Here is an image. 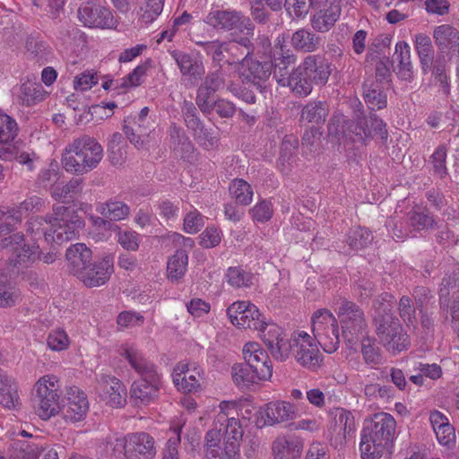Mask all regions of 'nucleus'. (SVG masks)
<instances>
[{
  "label": "nucleus",
  "mask_w": 459,
  "mask_h": 459,
  "mask_svg": "<svg viewBox=\"0 0 459 459\" xmlns=\"http://www.w3.org/2000/svg\"><path fill=\"white\" fill-rule=\"evenodd\" d=\"M284 38L278 37L273 50L274 77L282 87L306 97L312 91L313 82L324 84L330 75L328 65L317 63L316 56H308L289 74L287 68L296 60L295 56L284 46Z\"/></svg>",
  "instance_id": "nucleus-1"
},
{
  "label": "nucleus",
  "mask_w": 459,
  "mask_h": 459,
  "mask_svg": "<svg viewBox=\"0 0 459 459\" xmlns=\"http://www.w3.org/2000/svg\"><path fill=\"white\" fill-rule=\"evenodd\" d=\"M395 431L396 421L389 413H375L366 420L360 433L361 459H380L393 446Z\"/></svg>",
  "instance_id": "nucleus-2"
},
{
  "label": "nucleus",
  "mask_w": 459,
  "mask_h": 459,
  "mask_svg": "<svg viewBox=\"0 0 459 459\" xmlns=\"http://www.w3.org/2000/svg\"><path fill=\"white\" fill-rule=\"evenodd\" d=\"M103 158V148L93 137L84 135L65 146L61 162L70 173L83 175L95 169Z\"/></svg>",
  "instance_id": "nucleus-3"
},
{
  "label": "nucleus",
  "mask_w": 459,
  "mask_h": 459,
  "mask_svg": "<svg viewBox=\"0 0 459 459\" xmlns=\"http://www.w3.org/2000/svg\"><path fill=\"white\" fill-rule=\"evenodd\" d=\"M244 430L237 421L231 420L229 434L212 429L205 435V459H240L239 446Z\"/></svg>",
  "instance_id": "nucleus-4"
},
{
  "label": "nucleus",
  "mask_w": 459,
  "mask_h": 459,
  "mask_svg": "<svg viewBox=\"0 0 459 459\" xmlns=\"http://www.w3.org/2000/svg\"><path fill=\"white\" fill-rule=\"evenodd\" d=\"M62 391L60 383L55 375L41 377L35 384L32 401L37 414L42 420H48L61 410Z\"/></svg>",
  "instance_id": "nucleus-5"
},
{
  "label": "nucleus",
  "mask_w": 459,
  "mask_h": 459,
  "mask_svg": "<svg viewBox=\"0 0 459 459\" xmlns=\"http://www.w3.org/2000/svg\"><path fill=\"white\" fill-rule=\"evenodd\" d=\"M44 223L49 225V229L44 231L47 242L57 245L76 238L84 226L83 221L74 210L64 206L55 207L53 219Z\"/></svg>",
  "instance_id": "nucleus-6"
},
{
  "label": "nucleus",
  "mask_w": 459,
  "mask_h": 459,
  "mask_svg": "<svg viewBox=\"0 0 459 459\" xmlns=\"http://www.w3.org/2000/svg\"><path fill=\"white\" fill-rule=\"evenodd\" d=\"M376 334L379 343L393 354L406 351L411 346V339L400 320L390 313L376 315L374 317Z\"/></svg>",
  "instance_id": "nucleus-7"
},
{
  "label": "nucleus",
  "mask_w": 459,
  "mask_h": 459,
  "mask_svg": "<svg viewBox=\"0 0 459 459\" xmlns=\"http://www.w3.org/2000/svg\"><path fill=\"white\" fill-rule=\"evenodd\" d=\"M338 304L337 313L342 326V336L348 348H352L366 333L368 324L365 314L358 305L345 299H341Z\"/></svg>",
  "instance_id": "nucleus-8"
},
{
  "label": "nucleus",
  "mask_w": 459,
  "mask_h": 459,
  "mask_svg": "<svg viewBox=\"0 0 459 459\" xmlns=\"http://www.w3.org/2000/svg\"><path fill=\"white\" fill-rule=\"evenodd\" d=\"M1 245L2 248L7 249L10 254V264L0 269V272H8V269H28L40 257L39 246L35 242L29 243L20 234L5 238Z\"/></svg>",
  "instance_id": "nucleus-9"
},
{
  "label": "nucleus",
  "mask_w": 459,
  "mask_h": 459,
  "mask_svg": "<svg viewBox=\"0 0 459 459\" xmlns=\"http://www.w3.org/2000/svg\"><path fill=\"white\" fill-rule=\"evenodd\" d=\"M18 134V126L10 116L0 113V158L16 159L20 163L32 169V163L38 159L34 152H19L15 138Z\"/></svg>",
  "instance_id": "nucleus-10"
},
{
  "label": "nucleus",
  "mask_w": 459,
  "mask_h": 459,
  "mask_svg": "<svg viewBox=\"0 0 459 459\" xmlns=\"http://www.w3.org/2000/svg\"><path fill=\"white\" fill-rule=\"evenodd\" d=\"M312 332L316 342L325 352H334L340 344L341 337L336 318L327 309L316 310L311 318Z\"/></svg>",
  "instance_id": "nucleus-11"
},
{
  "label": "nucleus",
  "mask_w": 459,
  "mask_h": 459,
  "mask_svg": "<svg viewBox=\"0 0 459 459\" xmlns=\"http://www.w3.org/2000/svg\"><path fill=\"white\" fill-rule=\"evenodd\" d=\"M204 22L216 30H230L238 29L243 31L245 38L240 43L247 47L248 36L253 34V26L248 18L242 17L233 10H212L204 19Z\"/></svg>",
  "instance_id": "nucleus-12"
},
{
  "label": "nucleus",
  "mask_w": 459,
  "mask_h": 459,
  "mask_svg": "<svg viewBox=\"0 0 459 459\" xmlns=\"http://www.w3.org/2000/svg\"><path fill=\"white\" fill-rule=\"evenodd\" d=\"M292 341L296 347V360L307 369L317 371L323 365L324 355L314 338L304 331H299L292 333Z\"/></svg>",
  "instance_id": "nucleus-13"
},
{
  "label": "nucleus",
  "mask_w": 459,
  "mask_h": 459,
  "mask_svg": "<svg viewBox=\"0 0 459 459\" xmlns=\"http://www.w3.org/2000/svg\"><path fill=\"white\" fill-rule=\"evenodd\" d=\"M173 383L183 393H196L202 390L204 371L196 362L180 361L172 373Z\"/></svg>",
  "instance_id": "nucleus-14"
},
{
  "label": "nucleus",
  "mask_w": 459,
  "mask_h": 459,
  "mask_svg": "<svg viewBox=\"0 0 459 459\" xmlns=\"http://www.w3.org/2000/svg\"><path fill=\"white\" fill-rule=\"evenodd\" d=\"M78 19L88 28L116 29L117 25L111 11L95 2H87L81 6Z\"/></svg>",
  "instance_id": "nucleus-15"
},
{
  "label": "nucleus",
  "mask_w": 459,
  "mask_h": 459,
  "mask_svg": "<svg viewBox=\"0 0 459 459\" xmlns=\"http://www.w3.org/2000/svg\"><path fill=\"white\" fill-rule=\"evenodd\" d=\"M160 387L161 375L140 377L131 385L130 403L136 407L147 406L158 399Z\"/></svg>",
  "instance_id": "nucleus-16"
},
{
  "label": "nucleus",
  "mask_w": 459,
  "mask_h": 459,
  "mask_svg": "<svg viewBox=\"0 0 459 459\" xmlns=\"http://www.w3.org/2000/svg\"><path fill=\"white\" fill-rule=\"evenodd\" d=\"M122 13L132 11L143 22H153L162 12L164 0H111Z\"/></svg>",
  "instance_id": "nucleus-17"
},
{
  "label": "nucleus",
  "mask_w": 459,
  "mask_h": 459,
  "mask_svg": "<svg viewBox=\"0 0 459 459\" xmlns=\"http://www.w3.org/2000/svg\"><path fill=\"white\" fill-rule=\"evenodd\" d=\"M245 362L251 367L255 372L264 378L269 380L273 375V365L268 353L257 342H247L243 347Z\"/></svg>",
  "instance_id": "nucleus-18"
},
{
  "label": "nucleus",
  "mask_w": 459,
  "mask_h": 459,
  "mask_svg": "<svg viewBox=\"0 0 459 459\" xmlns=\"http://www.w3.org/2000/svg\"><path fill=\"white\" fill-rule=\"evenodd\" d=\"M113 273L114 255L106 254L91 268L89 266L79 280L89 287H100L108 283Z\"/></svg>",
  "instance_id": "nucleus-19"
},
{
  "label": "nucleus",
  "mask_w": 459,
  "mask_h": 459,
  "mask_svg": "<svg viewBox=\"0 0 459 459\" xmlns=\"http://www.w3.org/2000/svg\"><path fill=\"white\" fill-rule=\"evenodd\" d=\"M66 400L63 411L65 421L76 423L83 420L89 411L86 394L77 386H71L67 389Z\"/></svg>",
  "instance_id": "nucleus-20"
},
{
  "label": "nucleus",
  "mask_w": 459,
  "mask_h": 459,
  "mask_svg": "<svg viewBox=\"0 0 459 459\" xmlns=\"http://www.w3.org/2000/svg\"><path fill=\"white\" fill-rule=\"evenodd\" d=\"M156 455L153 437L146 432L127 434L126 459H153Z\"/></svg>",
  "instance_id": "nucleus-21"
},
{
  "label": "nucleus",
  "mask_w": 459,
  "mask_h": 459,
  "mask_svg": "<svg viewBox=\"0 0 459 459\" xmlns=\"http://www.w3.org/2000/svg\"><path fill=\"white\" fill-rule=\"evenodd\" d=\"M102 399L111 407H123L126 403V385L116 377L101 374L98 380Z\"/></svg>",
  "instance_id": "nucleus-22"
},
{
  "label": "nucleus",
  "mask_w": 459,
  "mask_h": 459,
  "mask_svg": "<svg viewBox=\"0 0 459 459\" xmlns=\"http://www.w3.org/2000/svg\"><path fill=\"white\" fill-rule=\"evenodd\" d=\"M238 79L243 84L260 86V82L265 81L271 74V68L267 64L254 61L246 56L238 65Z\"/></svg>",
  "instance_id": "nucleus-23"
},
{
  "label": "nucleus",
  "mask_w": 459,
  "mask_h": 459,
  "mask_svg": "<svg viewBox=\"0 0 459 459\" xmlns=\"http://www.w3.org/2000/svg\"><path fill=\"white\" fill-rule=\"evenodd\" d=\"M65 260L71 273L79 279L91 264L92 251L84 243H75L66 249Z\"/></svg>",
  "instance_id": "nucleus-24"
},
{
  "label": "nucleus",
  "mask_w": 459,
  "mask_h": 459,
  "mask_svg": "<svg viewBox=\"0 0 459 459\" xmlns=\"http://www.w3.org/2000/svg\"><path fill=\"white\" fill-rule=\"evenodd\" d=\"M120 354L141 377L160 375L157 366L134 346L123 347Z\"/></svg>",
  "instance_id": "nucleus-25"
},
{
  "label": "nucleus",
  "mask_w": 459,
  "mask_h": 459,
  "mask_svg": "<svg viewBox=\"0 0 459 459\" xmlns=\"http://www.w3.org/2000/svg\"><path fill=\"white\" fill-rule=\"evenodd\" d=\"M42 205L40 198L32 196L25 200L17 209L0 210V233L5 230H10L9 226L18 223L22 217H26L29 212L39 210Z\"/></svg>",
  "instance_id": "nucleus-26"
},
{
  "label": "nucleus",
  "mask_w": 459,
  "mask_h": 459,
  "mask_svg": "<svg viewBox=\"0 0 459 459\" xmlns=\"http://www.w3.org/2000/svg\"><path fill=\"white\" fill-rule=\"evenodd\" d=\"M296 416L293 404L285 401H273L265 405L264 423L268 426L283 423L291 420Z\"/></svg>",
  "instance_id": "nucleus-27"
},
{
  "label": "nucleus",
  "mask_w": 459,
  "mask_h": 459,
  "mask_svg": "<svg viewBox=\"0 0 459 459\" xmlns=\"http://www.w3.org/2000/svg\"><path fill=\"white\" fill-rule=\"evenodd\" d=\"M231 377L236 386L243 392L250 390L260 381H264L246 362L236 363L231 367Z\"/></svg>",
  "instance_id": "nucleus-28"
},
{
  "label": "nucleus",
  "mask_w": 459,
  "mask_h": 459,
  "mask_svg": "<svg viewBox=\"0 0 459 459\" xmlns=\"http://www.w3.org/2000/svg\"><path fill=\"white\" fill-rule=\"evenodd\" d=\"M303 444L295 437H277L273 443L274 459H299Z\"/></svg>",
  "instance_id": "nucleus-29"
},
{
  "label": "nucleus",
  "mask_w": 459,
  "mask_h": 459,
  "mask_svg": "<svg viewBox=\"0 0 459 459\" xmlns=\"http://www.w3.org/2000/svg\"><path fill=\"white\" fill-rule=\"evenodd\" d=\"M39 275L35 271L28 269H8V272H0V285H38Z\"/></svg>",
  "instance_id": "nucleus-30"
},
{
  "label": "nucleus",
  "mask_w": 459,
  "mask_h": 459,
  "mask_svg": "<svg viewBox=\"0 0 459 459\" xmlns=\"http://www.w3.org/2000/svg\"><path fill=\"white\" fill-rule=\"evenodd\" d=\"M223 81L218 74H212L206 78L204 85L198 90L196 103L204 112H210L212 109V100L210 96L221 89Z\"/></svg>",
  "instance_id": "nucleus-31"
},
{
  "label": "nucleus",
  "mask_w": 459,
  "mask_h": 459,
  "mask_svg": "<svg viewBox=\"0 0 459 459\" xmlns=\"http://www.w3.org/2000/svg\"><path fill=\"white\" fill-rule=\"evenodd\" d=\"M188 267V255L183 249H178L173 255L168 257L167 277L172 283H177L182 279Z\"/></svg>",
  "instance_id": "nucleus-32"
},
{
  "label": "nucleus",
  "mask_w": 459,
  "mask_h": 459,
  "mask_svg": "<svg viewBox=\"0 0 459 459\" xmlns=\"http://www.w3.org/2000/svg\"><path fill=\"white\" fill-rule=\"evenodd\" d=\"M232 324L238 328L263 330L264 328V316L260 313L258 308L252 304L246 312L239 316H234Z\"/></svg>",
  "instance_id": "nucleus-33"
},
{
  "label": "nucleus",
  "mask_w": 459,
  "mask_h": 459,
  "mask_svg": "<svg viewBox=\"0 0 459 459\" xmlns=\"http://www.w3.org/2000/svg\"><path fill=\"white\" fill-rule=\"evenodd\" d=\"M256 281V276L241 266L229 267L224 273V282L231 287H249Z\"/></svg>",
  "instance_id": "nucleus-34"
},
{
  "label": "nucleus",
  "mask_w": 459,
  "mask_h": 459,
  "mask_svg": "<svg viewBox=\"0 0 459 459\" xmlns=\"http://www.w3.org/2000/svg\"><path fill=\"white\" fill-rule=\"evenodd\" d=\"M394 56L398 61V76L404 81H410L412 77L411 63V48L407 42L399 41L395 44Z\"/></svg>",
  "instance_id": "nucleus-35"
},
{
  "label": "nucleus",
  "mask_w": 459,
  "mask_h": 459,
  "mask_svg": "<svg viewBox=\"0 0 459 459\" xmlns=\"http://www.w3.org/2000/svg\"><path fill=\"white\" fill-rule=\"evenodd\" d=\"M96 211L110 221L125 220L130 213L129 207L126 204L117 200H109L99 203L96 206Z\"/></svg>",
  "instance_id": "nucleus-36"
},
{
  "label": "nucleus",
  "mask_w": 459,
  "mask_h": 459,
  "mask_svg": "<svg viewBox=\"0 0 459 459\" xmlns=\"http://www.w3.org/2000/svg\"><path fill=\"white\" fill-rule=\"evenodd\" d=\"M433 38L440 49L457 48L459 46V31L448 24L436 27Z\"/></svg>",
  "instance_id": "nucleus-37"
},
{
  "label": "nucleus",
  "mask_w": 459,
  "mask_h": 459,
  "mask_svg": "<svg viewBox=\"0 0 459 459\" xmlns=\"http://www.w3.org/2000/svg\"><path fill=\"white\" fill-rule=\"evenodd\" d=\"M171 56L183 75L196 79L204 74L202 63L191 58L187 54L174 50L171 52Z\"/></svg>",
  "instance_id": "nucleus-38"
},
{
  "label": "nucleus",
  "mask_w": 459,
  "mask_h": 459,
  "mask_svg": "<svg viewBox=\"0 0 459 459\" xmlns=\"http://www.w3.org/2000/svg\"><path fill=\"white\" fill-rule=\"evenodd\" d=\"M230 411H236V403L221 402L220 403V412L217 414L212 424V429H221V433H224V435L229 434V426L231 420L237 421V424L241 426L238 419H236L234 416H230Z\"/></svg>",
  "instance_id": "nucleus-39"
},
{
  "label": "nucleus",
  "mask_w": 459,
  "mask_h": 459,
  "mask_svg": "<svg viewBox=\"0 0 459 459\" xmlns=\"http://www.w3.org/2000/svg\"><path fill=\"white\" fill-rule=\"evenodd\" d=\"M291 45L297 50L313 52L319 45V38L307 30H299L292 34Z\"/></svg>",
  "instance_id": "nucleus-40"
},
{
  "label": "nucleus",
  "mask_w": 459,
  "mask_h": 459,
  "mask_svg": "<svg viewBox=\"0 0 459 459\" xmlns=\"http://www.w3.org/2000/svg\"><path fill=\"white\" fill-rule=\"evenodd\" d=\"M40 447L28 441L15 440L12 444L10 459H38Z\"/></svg>",
  "instance_id": "nucleus-41"
},
{
  "label": "nucleus",
  "mask_w": 459,
  "mask_h": 459,
  "mask_svg": "<svg viewBox=\"0 0 459 459\" xmlns=\"http://www.w3.org/2000/svg\"><path fill=\"white\" fill-rule=\"evenodd\" d=\"M230 194L237 204L248 205L253 199L251 186L243 179H235L230 185Z\"/></svg>",
  "instance_id": "nucleus-42"
},
{
  "label": "nucleus",
  "mask_w": 459,
  "mask_h": 459,
  "mask_svg": "<svg viewBox=\"0 0 459 459\" xmlns=\"http://www.w3.org/2000/svg\"><path fill=\"white\" fill-rule=\"evenodd\" d=\"M371 126L373 128V132L371 130H366L361 126H355V136H351V139L353 142L365 143L368 138L373 137L377 134H379L381 139H386L387 132L385 130V124L381 119L371 117Z\"/></svg>",
  "instance_id": "nucleus-43"
},
{
  "label": "nucleus",
  "mask_w": 459,
  "mask_h": 459,
  "mask_svg": "<svg viewBox=\"0 0 459 459\" xmlns=\"http://www.w3.org/2000/svg\"><path fill=\"white\" fill-rule=\"evenodd\" d=\"M327 115V107L324 102H310L307 104L301 113V120L307 123L319 124Z\"/></svg>",
  "instance_id": "nucleus-44"
},
{
  "label": "nucleus",
  "mask_w": 459,
  "mask_h": 459,
  "mask_svg": "<svg viewBox=\"0 0 459 459\" xmlns=\"http://www.w3.org/2000/svg\"><path fill=\"white\" fill-rule=\"evenodd\" d=\"M334 422L335 428L339 429V433H342L344 437L352 433L356 429L355 418L352 412L343 408H337L335 410Z\"/></svg>",
  "instance_id": "nucleus-45"
},
{
  "label": "nucleus",
  "mask_w": 459,
  "mask_h": 459,
  "mask_svg": "<svg viewBox=\"0 0 459 459\" xmlns=\"http://www.w3.org/2000/svg\"><path fill=\"white\" fill-rule=\"evenodd\" d=\"M372 238L369 230L358 227L350 230L347 237V243L351 250L358 251L370 244Z\"/></svg>",
  "instance_id": "nucleus-46"
},
{
  "label": "nucleus",
  "mask_w": 459,
  "mask_h": 459,
  "mask_svg": "<svg viewBox=\"0 0 459 459\" xmlns=\"http://www.w3.org/2000/svg\"><path fill=\"white\" fill-rule=\"evenodd\" d=\"M117 243L127 251H137L141 243V235L134 230H122L116 226Z\"/></svg>",
  "instance_id": "nucleus-47"
},
{
  "label": "nucleus",
  "mask_w": 459,
  "mask_h": 459,
  "mask_svg": "<svg viewBox=\"0 0 459 459\" xmlns=\"http://www.w3.org/2000/svg\"><path fill=\"white\" fill-rule=\"evenodd\" d=\"M361 353L366 364L371 367L379 365L382 357L379 348L375 343V339L370 337H361Z\"/></svg>",
  "instance_id": "nucleus-48"
},
{
  "label": "nucleus",
  "mask_w": 459,
  "mask_h": 459,
  "mask_svg": "<svg viewBox=\"0 0 459 459\" xmlns=\"http://www.w3.org/2000/svg\"><path fill=\"white\" fill-rule=\"evenodd\" d=\"M22 99L28 106L42 100L46 91L39 83L25 82L21 86Z\"/></svg>",
  "instance_id": "nucleus-49"
},
{
  "label": "nucleus",
  "mask_w": 459,
  "mask_h": 459,
  "mask_svg": "<svg viewBox=\"0 0 459 459\" xmlns=\"http://www.w3.org/2000/svg\"><path fill=\"white\" fill-rule=\"evenodd\" d=\"M147 69V64L137 65L127 76L117 82V87L129 89L140 85L143 82Z\"/></svg>",
  "instance_id": "nucleus-50"
},
{
  "label": "nucleus",
  "mask_w": 459,
  "mask_h": 459,
  "mask_svg": "<svg viewBox=\"0 0 459 459\" xmlns=\"http://www.w3.org/2000/svg\"><path fill=\"white\" fill-rule=\"evenodd\" d=\"M90 221L93 227V230L91 231V235L96 241H104L107 240L110 234V229L112 225L110 222L107 221L103 218L91 215Z\"/></svg>",
  "instance_id": "nucleus-51"
},
{
  "label": "nucleus",
  "mask_w": 459,
  "mask_h": 459,
  "mask_svg": "<svg viewBox=\"0 0 459 459\" xmlns=\"http://www.w3.org/2000/svg\"><path fill=\"white\" fill-rule=\"evenodd\" d=\"M204 224V216L196 209H194L185 215L183 219V230L187 234H195Z\"/></svg>",
  "instance_id": "nucleus-52"
},
{
  "label": "nucleus",
  "mask_w": 459,
  "mask_h": 459,
  "mask_svg": "<svg viewBox=\"0 0 459 459\" xmlns=\"http://www.w3.org/2000/svg\"><path fill=\"white\" fill-rule=\"evenodd\" d=\"M47 343L52 351H61L69 347L70 340L65 331L56 329L48 333Z\"/></svg>",
  "instance_id": "nucleus-53"
},
{
  "label": "nucleus",
  "mask_w": 459,
  "mask_h": 459,
  "mask_svg": "<svg viewBox=\"0 0 459 459\" xmlns=\"http://www.w3.org/2000/svg\"><path fill=\"white\" fill-rule=\"evenodd\" d=\"M106 450L112 459H121L123 456L126 458L127 435L107 441Z\"/></svg>",
  "instance_id": "nucleus-54"
},
{
  "label": "nucleus",
  "mask_w": 459,
  "mask_h": 459,
  "mask_svg": "<svg viewBox=\"0 0 459 459\" xmlns=\"http://www.w3.org/2000/svg\"><path fill=\"white\" fill-rule=\"evenodd\" d=\"M410 221L412 230L414 231L429 229L434 222L433 219L429 216L426 211L420 207L413 211L410 217Z\"/></svg>",
  "instance_id": "nucleus-55"
},
{
  "label": "nucleus",
  "mask_w": 459,
  "mask_h": 459,
  "mask_svg": "<svg viewBox=\"0 0 459 459\" xmlns=\"http://www.w3.org/2000/svg\"><path fill=\"white\" fill-rule=\"evenodd\" d=\"M294 347L295 344L292 341V337L290 339H286L282 335V337L272 347L270 351L275 359L283 361L289 358L290 353L294 350Z\"/></svg>",
  "instance_id": "nucleus-56"
},
{
  "label": "nucleus",
  "mask_w": 459,
  "mask_h": 459,
  "mask_svg": "<svg viewBox=\"0 0 459 459\" xmlns=\"http://www.w3.org/2000/svg\"><path fill=\"white\" fill-rule=\"evenodd\" d=\"M261 337L270 351L272 347L282 337V330L280 326L275 324L265 323L264 328L263 330H257Z\"/></svg>",
  "instance_id": "nucleus-57"
},
{
  "label": "nucleus",
  "mask_w": 459,
  "mask_h": 459,
  "mask_svg": "<svg viewBox=\"0 0 459 459\" xmlns=\"http://www.w3.org/2000/svg\"><path fill=\"white\" fill-rule=\"evenodd\" d=\"M221 236V231L216 227H207L199 235V244L205 248L216 247L220 244Z\"/></svg>",
  "instance_id": "nucleus-58"
},
{
  "label": "nucleus",
  "mask_w": 459,
  "mask_h": 459,
  "mask_svg": "<svg viewBox=\"0 0 459 459\" xmlns=\"http://www.w3.org/2000/svg\"><path fill=\"white\" fill-rule=\"evenodd\" d=\"M364 100L372 110L381 109L386 105V96L376 89H365Z\"/></svg>",
  "instance_id": "nucleus-59"
},
{
  "label": "nucleus",
  "mask_w": 459,
  "mask_h": 459,
  "mask_svg": "<svg viewBox=\"0 0 459 459\" xmlns=\"http://www.w3.org/2000/svg\"><path fill=\"white\" fill-rule=\"evenodd\" d=\"M79 185V180H72L67 184L58 181L51 187L52 196L56 200L65 199L69 194L74 193L77 190Z\"/></svg>",
  "instance_id": "nucleus-60"
},
{
  "label": "nucleus",
  "mask_w": 459,
  "mask_h": 459,
  "mask_svg": "<svg viewBox=\"0 0 459 459\" xmlns=\"http://www.w3.org/2000/svg\"><path fill=\"white\" fill-rule=\"evenodd\" d=\"M19 403L18 385L15 383L9 385L0 391V403L8 409L14 408Z\"/></svg>",
  "instance_id": "nucleus-61"
},
{
  "label": "nucleus",
  "mask_w": 459,
  "mask_h": 459,
  "mask_svg": "<svg viewBox=\"0 0 459 459\" xmlns=\"http://www.w3.org/2000/svg\"><path fill=\"white\" fill-rule=\"evenodd\" d=\"M98 83L96 74L91 71H85L74 79V88L78 91H84L90 90Z\"/></svg>",
  "instance_id": "nucleus-62"
},
{
  "label": "nucleus",
  "mask_w": 459,
  "mask_h": 459,
  "mask_svg": "<svg viewBox=\"0 0 459 459\" xmlns=\"http://www.w3.org/2000/svg\"><path fill=\"white\" fill-rule=\"evenodd\" d=\"M250 213L255 221L265 222L273 215L272 204L268 201H261L251 209Z\"/></svg>",
  "instance_id": "nucleus-63"
},
{
  "label": "nucleus",
  "mask_w": 459,
  "mask_h": 459,
  "mask_svg": "<svg viewBox=\"0 0 459 459\" xmlns=\"http://www.w3.org/2000/svg\"><path fill=\"white\" fill-rule=\"evenodd\" d=\"M143 322L144 317L142 315L131 311H123L117 317L119 328L142 325Z\"/></svg>",
  "instance_id": "nucleus-64"
}]
</instances>
